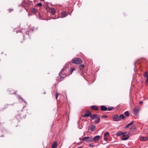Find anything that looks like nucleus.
Instances as JSON below:
<instances>
[{
  "label": "nucleus",
  "instance_id": "obj_25",
  "mask_svg": "<svg viewBox=\"0 0 148 148\" xmlns=\"http://www.w3.org/2000/svg\"><path fill=\"white\" fill-rule=\"evenodd\" d=\"M130 114V113L128 111H126L124 112L125 115L127 117L129 116Z\"/></svg>",
  "mask_w": 148,
  "mask_h": 148
},
{
  "label": "nucleus",
  "instance_id": "obj_15",
  "mask_svg": "<svg viewBox=\"0 0 148 148\" xmlns=\"http://www.w3.org/2000/svg\"><path fill=\"white\" fill-rule=\"evenodd\" d=\"M92 109L95 110H99V108L97 106H92L91 107Z\"/></svg>",
  "mask_w": 148,
  "mask_h": 148
},
{
  "label": "nucleus",
  "instance_id": "obj_3",
  "mask_svg": "<svg viewBox=\"0 0 148 148\" xmlns=\"http://www.w3.org/2000/svg\"><path fill=\"white\" fill-rule=\"evenodd\" d=\"M82 140L86 142H90L92 141V138L89 137H85L82 138Z\"/></svg>",
  "mask_w": 148,
  "mask_h": 148
},
{
  "label": "nucleus",
  "instance_id": "obj_1",
  "mask_svg": "<svg viewBox=\"0 0 148 148\" xmlns=\"http://www.w3.org/2000/svg\"><path fill=\"white\" fill-rule=\"evenodd\" d=\"M66 70L65 67L63 68L61 70L59 73L61 79H63L66 76Z\"/></svg>",
  "mask_w": 148,
  "mask_h": 148
},
{
  "label": "nucleus",
  "instance_id": "obj_24",
  "mask_svg": "<svg viewBox=\"0 0 148 148\" xmlns=\"http://www.w3.org/2000/svg\"><path fill=\"white\" fill-rule=\"evenodd\" d=\"M21 114H17L16 115V117L18 119H20L21 118Z\"/></svg>",
  "mask_w": 148,
  "mask_h": 148
},
{
  "label": "nucleus",
  "instance_id": "obj_27",
  "mask_svg": "<svg viewBox=\"0 0 148 148\" xmlns=\"http://www.w3.org/2000/svg\"><path fill=\"white\" fill-rule=\"evenodd\" d=\"M31 11L33 12H37V10L34 8H33L32 9Z\"/></svg>",
  "mask_w": 148,
  "mask_h": 148
},
{
  "label": "nucleus",
  "instance_id": "obj_21",
  "mask_svg": "<svg viewBox=\"0 0 148 148\" xmlns=\"http://www.w3.org/2000/svg\"><path fill=\"white\" fill-rule=\"evenodd\" d=\"M57 147V143L55 142H54L53 145L52 146V148H56Z\"/></svg>",
  "mask_w": 148,
  "mask_h": 148
},
{
  "label": "nucleus",
  "instance_id": "obj_36",
  "mask_svg": "<svg viewBox=\"0 0 148 148\" xmlns=\"http://www.w3.org/2000/svg\"><path fill=\"white\" fill-rule=\"evenodd\" d=\"M129 125L128 124H127V125H126L125 126V128H127L129 127Z\"/></svg>",
  "mask_w": 148,
  "mask_h": 148
},
{
  "label": "nucleus",
  "instance_id": "obj_31",
  "mask_svg": "<svg viewBox=\"0 0 148 148\" xmlns=\"http://www.w3.org/2000/svg\"><path fill=\"white\" fill-rule=\"evenodd\" d=\"M58 95H58V93H56L55 96H56V99H57V98L58 96Z\"/></svg>",
  "mask_w": 148,
  "mask_h": 148
},
{
  "label": "nucleus",
  "instance_id": "obj_7",
  "mask_svg": "<svg viewBox=\"0 0 148 148\" xmlns=\"http://www.w3.org/2000/svg\"><path fill=\"white\" fill-rule=\"evenodd\" d=\"M143 76L146 77L147 79L146 80V84L148 83V72H146L144 73L143 74Z\"/></svg>",
  "mask_w": 148,
  "mask_h": 148
},
{
  "label": "nucleus",
  "instance_id": "obj_11",
  "mask_svg": "<svg viewBox=\"0 0 148 148\" xmlns=\"http://www.w3.org/2000/svg\"><path fill=\"white\" fill-rule=\"evenodd\" d=\"M125 132H122L121 131L118 132L116 134V135L117 136H119L121 135H122L123 136V135L124 134H125Z\"/></svg>",
  "mask_w": 148,
  "mask_h": 148
},
{
  "label": "nucleus",
  "instance_id": "obj_10",
  "mask_svg": "<svg viewBox=\"0 0 148 148\" xmlns=\"http://www.w3.org/2000/svg\"><path fill=\"white\" fill-rule=\"evenodd\" d=\"M140 139L141 141H146L148 140V136L147 137H140Z\"/></svg>",
  "mask_w": 148,
  "mask_h": 148
},
{
  "label": "nucleus",
  "instance_id": "obj_22",
  "mask_svg": "<svg viewBox=\"0 0 148 148\" xmlns=\"http://www.w3.org/2000/svg\"><path fill=\"white\" fill-rule=\"evenodd\" d=\"M95 129V126L94 125H92L90 126V130L91 131H93Z\"/></svg>",
  "mask_w": 148,
  "mask_h": 148
},
{
  "label": "nucleus",
  "instance_id": "obj_32",
  "mask_svg": "<svg viewBox=\"0 0 148 148\" xmlns=\"http://www.w3.org/2000/svg\"><path fill=\"white\" fill-rule=\"evenodd\" d=\"M37 5L39 6V7H41L42 6V4L41 3H38L37 4Z\"/></svg>",
  "mask_w": 148,
  "mask_h": 148
},
{
  "label": "nucleus",
  "instance_id": "obj_13",
  "mask_svg": "<svg viewBox=\"0 0 148 148\" xmlns=\"http://www.w3.org/2000/svg\"><path fill=\"white\" fill-rule=\"evenodd\" d=\"M75 70V69L74 68H71L69 71V73L67 74V75H71L73 71Z\"/></svg>",
  "mask_w": 148,
  "mask_h": 148
},
{
  "label": "nucleus",
  "instance_id": "obj_39",
  "mask_svg": "<svg viewBox=\"0 0 148 148\" xmlns=\"http://www.w3.org/2000/svg\"><path fill=\"white\" fill-rule=\"evenodd\" d=\"M140 104H141L143 103V102L142 101H140Z\"/></svg>",
  "mask_w": 148,
  "mask_h": 148
},
{
  "label": "nucleus",
  "instance_id": "obj_8",
  "mask_svg": "<svg viewBox=\"0 0 148 148\" xmlns=\"http://www.w3.org/2000/svg\"><path fill=\"white\" fill-rule=\"evenodd\" d=\"M100 136H95L93 138H92V141L95 142L97 141L100 139Z\"/></svg>",
  "mask_w": 148,
  "mask_h": 148
},
{
  "label": "nucleus",
  "instance_id": "obj_40",
  "mask_svg": "<svg viewBox=\"0 0 148 148\" xmlns=\"http://www.w3.org/2000/svg\"><path fill=\"white\" fill-rule=\"evenodd\" d=\"M41 1H44L45 0H40Z\"/></svg>",
  "mask_w": 148,
  "mask_h": 148
},
{
  "label": "nucleus",
  "instance_id": "obj_28",
  "mask_svg": "<svg viewBox=\"0 0 148 148\" xmlns=\"http://www.w3.org/2000/svg\"><path fill=\"white\" fill-rule=\"evenodd\" d=\"M136 127L135 125H133L131 127L130 129L132 130L133 131H134L136 129Z\"/></svg>",
  "mask_w": 148,
  "mask_h": 148
},
{
  "label": "nucleus",
  "instance_id": "obj_5",
  "mask_svg": "<svg viewBox=\"0 0 148 148\" xmlns=\"http://www.w3.org/2000/svg\"><path fill=\"white\" fill-rule=\"evenodd\" d=\"M114 121H120L119 116L118 115H114L112 117Z\"/></svg>",
  "mask_w": 148,
  "mask_h": 148
},
{
  "label": "nucleus",
  "instance_id": "obj_33",
  "mask_svg": "<svg viewBox=\"0 0 148 148\" xmlns=\"http://www.w3.org/2000/svg\"><path fill=\"white\" fill-rule=\"evenodd\" d=\"M17 92L16 91H14V92H10V94H16Z\"/></svg>",
  "mask_w": 148,
  "mask_h": 148
},
{
  "label": "nucleus",
  "instance_id": "obj_35",
  "mask_svg": "<svg viewBox=\"0 0 148 148\" xmlns=\"http://www.w3.org/2000/svg\"><path fill=\"white\" fill-rule=\"evenodd\" d=\"M101 117L102 118H107V116H105V115H103V116H102Z\"/></svg>",
  "mask_w": 148,
  "mask_h": 148
},
{
  "label": "nucleus",
  "instance_id": "obj_38",
  "mask_svg": "<svg viewBox=\"0 0 148 148\" xmlns=\"http://www.w3.org/2000/svg\"><path fill=\"white\" fill-rule=\"evenodd\" d=\"M46 92H45V91H44L43 92V93L44 94H46Z\"/></svg>",
  "mask_w": 148,
  "mask_h": 148
},
{
  "label": "nucleus",
  "instance_id": "obj_41",
  "mask_svg": "<svg viewBox=\"0 0 148 148\" xmlns=\"http://www.w3.org/2000/svg\"><path fill=\"white\" fill-rule=\"evenodd\" d=\"M137 64V63H136V64ZM138 64H139V63H138Z\"/></svg>",
  "mask_w": 148,
  "mask_h": 148
},
{
  "label": "nucleus",
  "instance_id": "obj_26",
  "mask_svg": "<svg viewBox=\"0 0 148 148\" xmlns=\"http://www.w3.org/2000/svg\"><path fill=\"white\" fill-rule=\"evenodd\" d=\"M84 68V65H79V69L80 70L83 71V69Z\"/></svg>",
  "mask_w": 148,
  "mask_h": 148
},
{
  "label": "nucleus",
  "instance_id": "obj_29",
  "mask_svg": "<svg viewBox=\"0 0 148 148\" xmlns=\"http://www.w3.org/2000/svg\"><path fill=\"white\" fill-rule=\"evenodd\" d=\"M113 109V107H108V111H110L111 110H112Z\"/></svg>",
  "mask_w": 148,
  "mask_h": 148
},
{
  "label": "nucleus",
  "instance_id": "obj_16",
  "mask_svg": "<svg viewBox=\"0 0 148 148\" xmlns=\"http://www.w3.org/2000/svg\"><path fill=\"white\" fill-rule=\"evenodd\" d=\"M45 9L47 12H50V9L49 7L48 4L47 3L45 4Z\"/></svg>",
  "mask_w": 148,
  "mask_h": 148
},
{
  "label": "nucleus",
  "instance_id": "obj_12",
  "mask_svg": "<svg viewBox=\"0 0 148 148\" xmlns=\"http://www.w3.org/2000/svg\"><path fill=\"white\" fill-rule=\"evenodd\" d=\"M100 109L101 111H106L108 110V108L105 106H102L101 107Z\"/></svg>",
  "mask_w": 148,
  "mask_h": 148
},
{
  "label": "nucleus",
  "instance_id": "obj_23",
  "mask_svg": "<svg viewBox=\"0 0 148 148\" xmlns=\"http://www.w3.org/2000/svg\"><path fill=\"white\" fill-rule=\"evenodd\" d=\"M119 119L120 120L121 119H122L123 120L124 119H125V117L124 116L123 114H121L119 116Z\"/></svg>",
  "mask_w": 148,
  "mask_h": 148
},
{
  "label": "nucleus",
  "instance_id": "obj_14",
  "mask_svg": "<svg viewBox=\"0 0 148 148\" xmlns=\"http://www.w3.org/2000/svg\"><path fill=\"white\" fill-rule=\"evenodd\" d=\"M139 111V108H135L133 110V112L135 114H136L138 113Z\"/></svg>",
  "mask_w": 148,
  "mask_h": 148
},
{
  "label": "nucleus",
  "instance_id": "obj_20",
  "mask_svg": "<svg viewBox=\"0 0 148 148\" xmlns=\"http://www.w3.org/2000/svg\"><path fill=\"white\" fill-rule=\"evenodd\" d=\"M67 15V14L65 11H64L62 12V17H64L66 16Z\"/></svg>",
  "mask_w": 148,
  "mask_h": 148
},
{
  "label": "nucleus",
  "instance_id": "obj_37",
  "mask_svg": "<svg viewBox=\"0 0 148 148\" xmlns=\"http://www.w3.org/2000/svg\"><path fill=\"white\" fill-rule=\"evenodd\" d=\"M20 99H21L22 101H24V99H23V98L20 97Z\"/></svg>",
  "mask_w": 148,
  "mask_h": 148
},
{
  "label": "nucleus",
  "instance_id": "obj_6",
  "mask_svg": "<svg viewBox=\"0 0 148 148\" xmlns=\"http://www.w3.org/2000/svg\"><path fill=\"white\" fill-rule=\"evenodd\" d=\"M86 112V113L85 114H84L83 115V116L84 117H88L91 115L92 113L88 111H87Z\"/></svg>",
  "mask_w": 148,
  "mask_h": 148
},
{
  "label": "nucleus",
  "instance_id": "obj_9",
  "mask_svg": "<svg viewBox=\"0 0 148 148\" xmlns=\"http://www.w3.org/2000/svg\"><path fill=\"white\" fill-rule=\"evenodd\" d=\"M123 136V137L121 138V140H127L129 138V136L128 134L125 135V134H124Z\"/></svg>",
  "mask_w": 148,
  "mask_h": 148
},
{
  "label": "nucleus",
  "instance_id": "obj_2",
  "mask_svg": "<svg viewBox=\"0 0 148 148\" xmlns=\"http://www.w3.org/2000/svg\"><path fill=\"white\" fill-rule=\"evenodd\" d=\"M73 63L76 64H81L82 62V60L79 58H75L73 59L72 60Z\"/></svg>",
  "mask_w": 148,
  "mask_h": 148
},
{
  "label": "nucleus",
  "instance_id": "obj_4",
  "mask_svg": "<svg viewBox=\"0 0 148 148\" xmlns=\"http://www.w3.org/2000/svg\"><path fill=\"white\" fill-rule=\"evenodd\" d=\"M110 136V133L108 132H106L105 133L104 135V140L107 141L108 138Z\"/></svg>",
  "mask_w": 148,
  "mask_h": 148
},
{
  "label": "nucleus",
  "instance_id": "obj_18",
  "mask_svg": "<svg viewBox=\"0 0 148 148\" xmlns=\"http://www.w3.org/2000/svg\"><path fill=\"white\" fill-rule=\"evenodd\" d=\"M51 11V13L54 15L56 13L55 9L53 8H51L50 9V11Z\"/></svg>",
  "mask_w": 148,
  "mask_h": 148
},
{
  "label": "nucleus",
  "instance_id": "obj_30",
  "mask_svg": "<svg viewBox=\"0 0 148 148\" xmlns=\"http://www.w3.org/2000/svg\"><path fill=\"white\" fill-rule=\"evenodd\" d=\"M134 123V121H132L131 122L128 123V124L129 126L132 125Z\"/></svg>",
  "mask_w": 148,
  "mask_h": 148
},
{
  "label": "nucleus",
  "instance_id": "obj_17",
  "mask_svg": "<svg viewBox=\"0 0 148 148\" xmlns=\"http://www.w3.org/2000/svg\"><path fill=\"white\" fill-rule=\"evenodd\" d=\"M90 116L91 118L92 119V120H93L95 119H96V118L97 117V114H94L92 115H91Z\"/></svg>",
  "mask_w": 148,
  "mask_h": 148
},
{
  "label": "nucleus",
  "instance_id": "obj_19",
  "mask_svg": "<svg viewBox=\"0 0 148 148\" xmlns=\"http://www.w3.org/2000/svg\"><path fill=\"white\" fill-rule=\"evenodd\" d=\"M100 121V118L99 117H97L96 118V120L95 121V123L97 124L99 123Z\"/></svg>",
  "mask_w": 148,
  "mask_h": 148
},
{
  "label": "nucleus",
  "instance_id": "obj_34",
  "mask_svg": "<svg viewBox=\"0 0 148 148\" xmlns=\"http://www.w3.org/2000/svg\"><path fill=\"white\" fill-rule=\"evenodd\" d=\"M89 146L90 147H94V145H91V144H90L89 145Z\"/></svg>",
  "mask_w": 148,
  "mask_h": 148
}]
</instances>
